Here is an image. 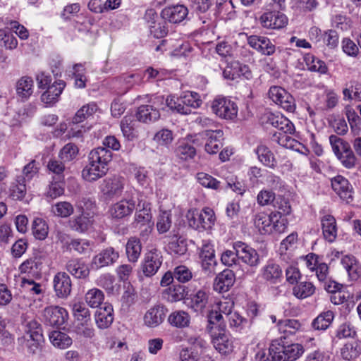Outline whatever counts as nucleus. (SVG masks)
Returning a JSON list of instances; mask_svg holds the SVG:
<instances>
[{
  "mask_svg": "<svg viewBox=\"0 0 361 361\" xmlns=\"http://www.w3.org/2000/svg\"><path fill=\"white\" fill-rule=\"evenodd\" d=\"M329 142L336 157L347 149V147H350L347 142L335 135L329 136Z\"/></svg>",
  "mask_w": 361,
  "mask_h": 361,
  "instance_id": "obj_60",
  "label": "nucleus"
},
{
  "mask_svg": "<svg viewBox=\"0 0 361 361\" xmlns=\"http://www.w3.org/2000/svg\"><path fill=\"white\" fill-rule=\"evenodd\" d=\"M52 213L59 217L66 218L73 214V206L68 202L63 201L55 204L51 209Z\"/></svg>",
  "mask_w": 361,
  "mask_h": 361,
  "instance_id": "obj_52",
  "label": "nucleus"
},
{
  "mask_svg": "<svg viewBox=\"0 0 361 361\" xmlns=\"http://www.w3.org/2000/svg\"><path fill=\"white\" fill-rule=\"evenodd\" d=\"M119 257L118 252L109 247L102 250L92 259V265L96 269L109 266L115 263Z\"/></svg>",
  "mask_w": 361,
  "mask_h": 361,
  "instance_id": "obj_17",
  "label": "nucleus"
},
{
  "mask_svg": "<svg viewBox=\"0 0 361 361\" xmlns=\"http://www.w3.org/2000/svg\"><path fill=\"white\" fill-rule=\"evenodd\" d=\"M276 214L271 213L267 214L264 212L257 214L255 218V225L261 233H271V225L273 219L276 220Z\"/></svg>",
  "mask_w": 361,
  "mask_h": 361,
  "instance_id": "obj_37",
  "label": "nucleus"
},
{
  "mask_svg": "<svg viewBox=\"0 0 361 361\" xmlns=\"http://www.w3.org/2000/svg\"><path fill=\"white\" fill-rule=\"evenodd\" d=\"M135 205L133 198H124L113 204L109 208V213L112 219H122L133 212Z\"/></svg>",
  "mask_w": 361,
  "mask_h": 361,
  "instance_id": "obj_12",
  "label": "nucleus"
},
{
  "mask_svg": "<svg viewBox=\"0 0 361 361\" xmlns=\"http://www.w3.org/2000/svg\"><path fill=\"white\" fill-rule=\"evenodd\" d=\"M164 102L163 97H155L152 100V104L141 105L136 112L137 121L147 123L154 122L160 118L159 111V105Z\"/></svg>",
  "mask_w": 361,
  "mask_h": 361,
  "instance_id": "obj_4",
  "label": "nucleus"
},
{
  "mask_svg": "<svg viewBox=\"0 0 361 361\" xmlns=\"http://www.w3.org/2000/svg\"><path fill=\"white\" fill-rule=\"evenodd\" d=\"M341 263L352 280H357L360 277L361 268L355 257L345 255L342 257Z\"/></svg>",
  "mask_w": 361,
  "mask_h": 361,
  "instance_id": "obj_35",
  "label": "nucleus"
},
{
  "mask_svg": "<svg viewBox=\"0 0 361 361\" xmlns=\"http://www.w3.org/2000/svg\"><path fill=\"white\" fill-rule=\"evenodd\" d=\"M64 192L63 185L61 183V180H57L51 183L46 192V195L51 199H55L61 195H62Z\"/></svg>",
  "mask_w": 361,
  "mask_h": 361,
  "instance_id": "obj_64",
  "label": "nucleus"
},
{
  "mask_svg": "<svg viewBox=\"0 0 361 361\" xmlns=\"http://www.w3.org/2000/svg\"><path fill=\"white\" fill-rule=\"evenodd\" d=\"M64 87L65 83L63 81L55 82L52 85L49 86L47 90L42 94V101L46 104L55 102L61 94Z\"/></svg>",
  "mask_w": 361,
  "mask_h": 361,
  "instance_id": "obj_36",
  "label": "nucleus"
},
{
  "mask_svg": "<svg viewBox=\"0 0 361 361\" xmlns=\"http://www.w3.org/2000/svg\"><path fill=\"white\" fill-rule=\"evenodd\" d=\"M163 262V257L160 250L157 248L150 249L145 255L141 267L144 275L151 277L156 274Z\"/></svg>",
  "mask_w": 361,
  "mask_h": 361,
  "instance_id": "obj_6",
  "label": "nucleus"
},
{
  "mask_svg": "<svg viewBox=\"0 0 361 361\" xmlns=\"http://www.w3.org/2000/svg\"><path fill=\"white\" fill-rule=\"evenodd\" d=\"M0 46L7 49H14L18 46V40L4 29H0Z\"/></svg>",
  "mask_w": 361,
  "mask_h": 361,
  "instance_id": "obj_59",
  "label": "nucleus"
},
{
  "mask_svg": "<svg viewBox=\"0 0 361 361\" xmlns=\"http://www.w3.org/2000/svg\"><path fill=\"white\" fill-rule=\"evenodd\" d=\"M151 204L145 200H139L134 216L135 227L142 229V234H147L152 230L154 223L152 221Z\"/></svg>",
  "mask_w": 361,
  "mask_h": 361,
  "instance_id": "obj_3",
  "label": "nucleus"
},
{
  "mask_svg": "<svg viewBox=\"0 0 361 361\" xmlns=\"http://www.w3.org/2000/svg\"><path fill=\"white\" fill-rule=\"evenodd\" d=\"M112 312L111 305L107 304L97 311L95 320L99 328L106 329L111 324L114 319Z\"/></svg>",
  "mask_w": 361,
  "mask_h": 361,
  "instance_id": "obj_31",
  "label": "nucleus"
},
{
  "mask_svg": "<svg viewBox=\"0 0 361 361\" xmlns=\"http://www.w3.org/2000/svg\"><path fill=\"white\" fill-rule=\"evenodd\" d=\"M180 102L185 104V113L190 114L192 109H196L199 108L202 102L200 96L195 92H184L180 95Z\"/></svg>",
  "mask_w": 361,
  "mask_h": 361,
  "instance_id": "obj_38",
  "label": "nucleus"
},
{
  "mask_svg": "<svg viewBox=\"0 0 361 361\" xmlns=\"http://www.w3.org/2000/svg\"><path fill=\"white\" fill-rule=\"evenodd\" d=\"M259 22L262 27L269 29H281L288 23L286 16L279 11H267L259 18Z\"/></svg>",
  "mask_w": 361,
  "mask_h": 361,
  "instance_id": "obj_14",
  "label": "nucleus"
},
{
  "mask_svg": "<svg viewBox=\"0 0 361 361\" xmlns=\"http://www.w3.org/2000/svg\"><path fill=\"white\" fill-rule=\"evenodd\" d=\"M247 42L252 48L265 56H271L276 51L275 45L267 37L250 35Z\"/></svg>",
  "mask_w": 361,
  "mask_h": 361,
  "instance_id": "obj_16",
  "label": "nucleus"
},
{
  "mask_svg": "<svg viewBox=\"0 0 361 361\" xmlns=\"http://www.w3.org/2000/svg\"><path fill=\"white\" fill-rule=\"evenodd\" d=\"M43 264V255L36 252L29 259L24 261L19 267L20 274L28 276L38 277L41 274Z\"/></svg>",
  "mask_w": 361,
  "mask_h": 361,
  "instance_id": "obj_11",
  "label": "nucleus"
},
{
  "mask_svg": "<svg viewBox=\"0 0 361 361\" xmlns=\"http://www.w3.org/2000/svg\"><path fill=\"white\" fill-rule=\"evenodd\" d=\"M54 289L57 297L67 298L71 292V281L65 272L57 273L53 280Z\"/></svg>",
  "mask_w": 361,
  "mask_h": 361,
  "instance_id": "obj_20",
  "label": "nucleus"
},
{
  "mask_svg": "<svg viewBox=\"0 0 361 361\" xmlns=\"http://www.w3.org/2000/svg\"><path fill=\"white\" fill-rule=\"evenodd\" d=\"M200 257L202 260V269L207 274H214L217 262L215 258L214 249L209 242L203 241Z\"/></svg>",
  "mask_w": 361,
  "mask_h": 361,
  "instance_id": "obj_13",
  "label": "nucleus"
},
{
  "mask_svg": "<svg viewBox=\"0 0 361 361\" xmlns=\"http://www.w3.org/2000/svg\"><path fill=\"white\" fill-rule=\"evenodd\" d=\"M167 238L171 252L178 255H183L186 252L187 243L185 239L180 235L178 229H173Z\"/></svg>",
  "mask_w": 361,
  "mask_h": 361,
  "instance_id": "obj_22",
  "label": "nucleus"
},
{
  "mask_svg": "<svg viewBox=\"0 0 361 361\" xmlns=\"http://www.w3.org/2000/svg\"><path fill=\"white\" fill-rule=\"evenodd\" d=\"M267 122L273 127L277 128L276 132L293 134L295 126L293 123L286 117L281 114L269 113L267 114Z\"/></svg>",
  "mask_w": 361,
  "mask_h": 361,
  "instance_id": "obj_21",
  "label": "nucleus"
},
{
  "mask_svg": "<svg viewBox=\"0 0 361 361\" xmlns=\"http://www.w3.org/2000/svg\"><path fill=\"white\" fill-rule=\"evenodd\" d=\"M234 274L231 270H224L214 279V289L219 293L227 292L234 284Z\"/></svg>",
  "mask_w": 361,
  "mask_h": 361,
  "instance_id": "obj_27",
  "label": "nucleus"
},
{
  "mask_svg": "<svg viewBox=\"0 0 361 361\" xmlns=\"http://www.w3.org/2000/svg\"><path fill=\"white\" fill-rule=\"evenodd\" d=\"M97 105L94 102L89 103L86 105L82 106L75 113L74 117L73 118V123H80L81 122H83L85 120L92 117L93 114L97 112Z\"/></svg>",
  "mask_w": 361,
  "mask_h": 361,
  "instance_id": "obj_44",
  "label": "nucleus"
},
{
  "mask_svg": "<svg viewBox=\"0 0 361 361\" xmlns=\"http://www.w3.org/2000/svg\"><path fill=\"white\" fill-rule=\"evenodd\" d=\"M262 279L272 284L281 281L283 276V271L280 266L274 262H268L261 269Z\"/></svg>",
  "mask_w": 361,
  "mask_h": 361,
  "instance_id": "obj_24",
  "label": "nucleus"
},
{
  "mask_svg": "<svg viewBox=\"0 0 361 361\" xmlns=\"http://www.w3.org/2000/svg\"><path fill=\"white\" fill-rule=\"evenodd\" d=\"M315 287L310 281L297 283L293 288V295L298 299H305L314 293Z\"/></svg>",
  "mask_w": 361,
  "mask_h": 361,
  "instance_id": "obj_39",
  "label": "nucleus"
},
{
  "mask_svg": "<svg viewBox=\"0 0 361 361\" xmlns=\"http://www.w3.org/2000/svg\"><path fill=\"white\" fill-rule=\"evenodd\" d=\"M93 222V216L82 209L80 214L74 216L68 221V226L73 231L84 233L92 226Z\"/></svg>",
  "mask_w": 361,
  "mask_h": 361,
  "instance_id": "obj_18",
  "label": "nucleus"
},
{
  "mask_svg": "<svg viewBox=\"0 0 361 361\" xmlns=\"http://www.w3.org/2000/svg\"><path fill=\"white\" fill-rule=\"evenodd\" d=\"M32 233L35 238L44 240L48 235L49 227L46 221L41 218H36L32 226Z\"/></svg>",
  "mask_w": 361,
  "mask_h": 361,
  "instance_id": "obj_50",
  "label": "nucleus"
},
{
  "mask_svg": "<svg viewBox=\"0 0 361 361\" xmlns=\"http://www.w3.org/2000/svg\"><path fill=\"white\" fill-rule=\"evenodd\" d=\"M332 25L341 31H348L351 27V20L345 16L337 14L332 18Z\"/></svg>",
  "mask_w": 361,
  "mask_h": 361,
  "instance_id": "obj_63",
  "label": "nucleus"
},
{
  "mask_svg": "<svg viewBox=\"0 0 361 361\" xmlns=\"http://www.w3.org/2000/svg\"><path fill=\"white\" fill-rule=\"evenodd\" d=\"M334 318L332 311L328 310L319 314L312 322V326L315 330H326Z\"/></svg>",
  "mask_w": 361,
  "mask_h": 361,
  "instance_id": "obj_43",
  "label": "nucleus"
},
{
  "mask_svg": "<svg viewBox=\"0 0 361 361\" xmlns=\"http://www.w3.org/2000/svg\"><path fill=\"white\" fill-rule=\"evenodd\" d=\"M33 80L23 76L16 82V94L22 100L27 99L33 92Z\"/></svg>",
  "mask_w": 361,
  "mask_h": 361,
  "instance_id": "obj_34",
  "label": "nucleus"
},
{
  "mask_svg": "<svg viewBox=\"0 0 361 361\" xmlns=\"http://www.w3.org/2000/svg\"><path fill=\"white\" fill-rule=\"evenodd\" d=\"M291 135L286 133L275 132L271 137V140L282 147L292 149L297 144V141L290 136Z\"/></svg>",
  "mask_w": 361,
  "mask_h": 361,
  "instance_id": "obj_53",
  "label": "nucleus"
},
{
  "mask_svg": "<svg viewBox=\"0 0 361 361\" xmlns=\"http://www.w3.org/2000/svg\"><path fill=\"white\" fill-rule=\"evenodd\" d=\"M186 294L187 291L184 286L172 285L162 292V298L169 302H176L184 299Z\"/></svg>",
  "mask_w": 361,
  "mask_h": 361,
  "instance_id": "obj_29",
  "label": "nucleus"
},
{
  "mask_svg": "<svg viewBox=\"0 0 361 361\" xmlns=\"http://www.w3.org/2000/svg\"><path fill=\"white\" fill-rule=\"evenodd\" d=\"M78 152V149L76 145L72 143L66 145L59 153L60 159L64 161H70L73 159Z\"/></svg>",
  "mask_w": 361,
  "mask_h": 361,
  "instance_id": "obj_61",
  "label": "nucleus"
},
{
  "mask_svg": "<svg viewBox=\"0 0 361 361\" xmlns=\"http://www.w3.org/2000/svg\"><path fill=\"white\" fill-rule=\"evenodd\" d=\"M233 250H237L238 260L250 267H257L259 264V256L257 251L247 244L238 241L233 243Z\"/></svg>",
  "mask_w": 361,
  "mask_h": 361,
  "instance_id": "obj_9",
  "label": "nucleus"
},
{
  "mask_svg": "<svg viewBox=\"0 0 361 361\" xmlns=\"http://www.w3.org/2000/svg\"><path fill=\"white\" fill-rule=\"evenodd\" d=\"M188 13V8L183 5L168 6L163 9L161 16L173 23L183 21Z\"/></svg>",
  "mask_w": 361,
  "mask_h": 361,
  "instance_id": "obj_23",
  "label": "nucleus"
},
{
  "mask_svg": "<svg viewBox=\"0 0 361 361\" xmlns=\"http://www.w3.org/2000/svg\"><path fill=\"white\" fill-rule=\"evenodd\" d=\"M99 284L106 290L108 294H118L119 286L115 283V279L111 274L102 276L99 278Z\"/></svg>",
  "mask_w": 361,
  "mask_h": 361,
  "instance_id": "obj_54",
  "label": "nucleus"
},
{
  "mask_svg": "<svg viewBox=\"0 0 361 361\" xmlns=\"http://www.w3.org/2000/svg\"><path fill=\"white\" fill-rule=\"evenodd\" d=\"M104 295L103 292L98 288L89 290L85 296L87 304L91 307H98L103 302Z\"/></svg>",
  "mask_w": 361,
  "mask_h": 361,
  "instance_id": "obj_51",
  "label": "nucleus"
},
{
  "mask_svg": "<svg viewBox=\"0 0 361 361\" xmlns=\"http://www.w3.org/2000/svg\"><path fill=\"white\" fill-rule=\"evenodd\" d=\"M277 326L279 331L286 335L295 334L301 328L300 322L293 319L279 320L277 323Z\"/></svg>",
  "mask_w": 361,
  "mask_h": 361,
  "instance_id": "obj_46",
  "label": "nucleus"
},
{
  "mask_svg": "<svg viewBox=\"0 0 361 361\" xmlns=\"http://www.w3.org/2000/svg\"><path fill=\"white\" fill-rule=\"evenodd\" d=\"M165 316L166 310L164 306L155 305L145 313L144 322L149 327H156L163 322Z\"/></svg>",
  "mask_w": 361,
  "mask_h": 361,
  "instance_id": "obj_25",
  "label": "nucleus"
},
{
  "mask_svg": "<svg viewBox=\"0 0 361 361\" xmlns=\"http://www.w3.org/2000/svg\"><path fill=\"white\" fill-rule=\"evenodd\" d=\"M25 178L18 176L10 188V196L16 200H21L26 195Z\"/></svg>",
  "mask_w": 361,
  "mask_h": 361,
  "instance_id": "obj_42",
  "label": "nucleus"
},
{
  "mask_svg": "<svg viewBox=\"0 0 361 361\" xmlns=\"http://www.w3.org/2000/svg\"><path fill=\"white\" fill-rule=\"evenodd\" d=\"M269 97L274 103L288 112H293L295 109L294 98L281 87H271L269 90Z\"/></svg>",
  "mask_w": 361,
  "mask_h": 361,
  "instance_id": "obj_7",
  "label": "nucleus"
},
{
  "mask_svg": "<svg viewBox=\"0 0 361 361\" xmlns=\"http://www.w3.org/2000/svg\"><path fill=\"white\" fill-rule=\"evenodd\" d=\"M125 182L124 178L114 176L104 179L100 185V189L106 198L118 197L122 195Z\"/></svg>",
  "mask_w": 361,
  "mask_h": 361,
  "instance_id": "obj_8",
  "label": "nucleus"
},
{
  "mask_svg": "<svg viewBox=\"0 0 361 361\" xmlns=\"http://www.w3.org/2000/svg\"><path fill=\"white\" fill-rule=\"evenodd\" d=\"M304 353V348L299 343L281 345L274 341L269 347V355L271 361H295Z\"/></svg>",
  "mask_w": 361,
  "mask_h": 361,
  "instance_id": "obj_2",
  "label": "nucleus"
},
{
  "mask_svg": "<svg viewBox=\"0 0 361 361\" xmlns=\"http://www.w3.org/2000/svg\"><path fill=\"white\" fill-rule=\"evenodd\" d=\"M199 220L201 221L202 230H209L214 225L216 217L214 212L209 207H205L199 212Z\"/></svg>",
  "mask_w": 361,
  "mask_h": 361,
  "instance_id": "obj_48",
  "label": "nucleus"
},
{
  "mask_svg": "<svg viewBox=\"0 0 361 361\" xmlns=\"http://www.w3.org/2000/svg\"><path fill=\"white\" fill-rule=\"evenodd\" d=\"M73 311L78 322L88 323L90 320V311L83 303H75L73 307Z\"/></svg>",
  "mask_w": 361,
  "mask_h": 361,
  "instance_id": "obj_58",
  "label": "nucleus"
},
{
  "mask_svg": "<svg viewBox=\"0 0 361 361\" xmlns=\"http://www.w3.org/2000/svg\"><path fill=\"white\" fill-rule=\"evenodd\" d=\"M213 344L216 350L221 354H228L233 351V341L229 334L219 333L213 338Z\"/></svg>",
  "mask_w": 361,
  "mask_h": 361,
  "instance_id": "obj_30",
  "label": "nucleus"
},
{
  "mask_svg": "<svg viewBox=\"0 0 361 361\" xmlns=\"http://www.w3.org/2000/svg\"><path fill=\"white\" fill-rule=\"evenodd\" d=\"M343 166L347 169H352L355 166L357 158L350 147L337 156Z\"/></svg>",
  "mask_w": 361,
  "mask_h": 361,
  "instance_id": "obj_57",
  "label": "nucleus"
},
{
  "mask_svg": "<svg viewBox=\"0 0 361 361\" xmlns=\"http://www.w3.org/2000/svg\"><path fill=\"white\" fill-rule=\"evenodd\" d=\"M49 340L52 345L59 349H65L72 344L71 338L66 334L59 331H53L49 334Z\"/></svg>",
  "mask_w": 361,
  "mask_h": 361,
  "instance_id": "obj_40",
  "label": "nucleus"
},
{
  "mask_svg": "<svg viewBox=\"0 0 361 361\" xmlns=\"http://www.w3.org/2000/svg\"><path fill=\"white\" fill-rule=\"evenodd\" d=\"M345 114L352 132L356 135L359 134L361 131V118L357 115L356 111L350 106H347L345 108Z\"/></svg>",
  "mask_w": 361,
  "mask_h": 361,
  "instance_id": "obj_47",
  "label": "nucleus"
},
{
  "mask_svg": "<svg viewBox=\"0 0 361 361\" xmlns=\"http://www.w3.org/2000/svg\"><path fill=\"white\" fill-rule=\"evenodd\" d=\"M112 159L111 152L106 147H99L89 154V164L82 171V178L92 182L104 176L107 171V165Z\"/></svg>",
  "mask_w": 361,
  "mask_h": 361,
  "instance_id": "obj_1",
  "label": "nucleus"
},
{
  "mask_svg": "<svg viewBox=\"0 0 361 361\" xmlns=\"http://www.w3.org/2000/svg\"><path fill=\"white\" fill-rule=\"evenodd\" d=\"M128 259L131 262H136L140 255L142 245L138 238H130L126 245Z\"/></svg>",
  "mask_w": 361,
  "mask_h": 361,
  "instance_id": "obj_41",
  "label": "nucleus"
},
{
  "mask_svg": "<svg viewBox=\"0 0 361 361\" xmlns=\"http://www.w3.org/2000/svg\"><path fill=\"white\" fill-rule=\"evenodd\" d=\"M333 190L341 199L349 202L353 200V188L348 180L342 176H337L331 180Z\"/></svg>",
  "mask_w": 361,
  "mask_h": 361,
  "instance_id": "obj_19",
  "label": "nucleus"
},
{
  "mask_svg": "<svg viewBox=\"0 0 361 361\" xmlns=\"http://www.w3.org/2000/svg\"><path fill=\"white\" fill-rule=\"evenodd\" d=\"M202 135L206 138L205 151L210 154L219 152L223 147L224 133L221 130H205Z\"/></svg>",
  "mask_w": 361,
  "mask_h": 361,
  "instance_id": "obj_15",
  "label": "nucleus"
},
{
  "mask_svg": "<svg viewBox=\"0 0 361 361\" xmlns=\"http://www.w3.org/2000/svg\"><path fill=\"white\" fill-rule=\"evenodd\" d=\"M259 160L265 166L274 168L276 166V160L272 152L264 145H259L255 150Z\"/></svg>",
  "mask_w": 361,
  "mask_h": 361,
  "instance_id": "obj_49",
  "label": "nucleus"
},
{
  "mask_svg": "<svg viewBox=\"0 0 361 361\" xmlns=\"http://www.w3.org/2000/svg\"><path fill=\"white\" fill-rule=\"evenodd\" d=\"M121 129L123 135L129 140L137 137V120L133 115H127L121 121Z\"/></svg>",
  "mask_w": 361,
  "mask_h": 361,
  "instance_id": "obj_32",
  "label": "nucleus"
},
{
  "mask_svg": "<svg viewBox=\"0 0 361 361\" xmlns=\"http://www.w3.org/2000/svg\"><path fill=\"white\" fill-rule=\"evenodd\" d=\"M212 111L219 117L224 119H233L238 114L235 103L226 97H217L212 104Z\"/></svg>",
  "mask_w": 361,
  "mask_h": 361,
  "instance_id": "obj_5",
  "label": "nucleus"
},
{
  "mask_svg": "<svg viewBox=\"0 0 361 361\" xmlns=\"http://www.w3.org/2000/svg\"><path fill=\"white\" fill-rule=\"evenodd\" d=\"M168 321L173 326L184 328L189 326L190 316L185 311H176L169 316Z\"/></svg>",
  "mask_w": 361,
  "mask_h": 361,
  "instance_id": "obj_45",
  "label": "nucleus"
},
{
  "mask_svg": "<svg viewBox=\"0 0 361 361\" xmlns=\"http://www.w3.org/2000/svg\"><path fill=\"white\" fill-rule=\"evenodd\" d=\"M43 318L46 324L51 326H61L68 318L66 309L59 306H49L43 310Z\"/></svg>",
  "mask_w": 361,
  "mask_h": 361,
  "instance_id": "obj_10",
  "label": "nucleus"
},
{
  "mask_svg": "<svg viewBox=\"0 0 361 361\" xmlns=\"http://www.w3.org/2000/svg\"><path fill=\"white\" fill-rule=\"evenodd\" d=\"M322 232L324 238L330 243L335 240L337 235L336 222L331 215H325L322 219Z\"/></svg>",
  "mask_w": 361,
  "mask_h": 361,
  "instance_id": "obj_28",
  "label": "nucleus"
},
{
  "mask_svg": "<svg viewBox=\"0 0 361 361\" xmlns=\"http://www.w3.org/2000/svg\"><path fill=\"white\" fill-rule=\"evenodd\" d=\"M228 324L231 328L235 331H241L247 324V319L243 317L239 313L234 312L228 317Z\"/></svg>",
  "mask_w": 361,
  "mask_h": 361,
  "instance_id": "obj_62",
  "label": "nucleus"
},
{
  "mask_svg": "<svg viewBox=\"0 0 361 361\" xmlns=\"http://www.w3.org/2000/svg\"><path fill=\"white\" fill-rule=\"evenodd\" d=\"M209 293L200 289L190 295V307L195 312L203 314L209 307Z\"/></svg>",
  "mask_w": 361,
  "mask_h": 361,
  "instance_id": "obj_26",
  "label": "nucleus"
},
{
  "mask_svg": "<svg viewBox=\"0 0 361 361\" xmlns=\"http://www.w3.org/2000/svg\"><path fill=\"white\" fill-rule=\"evenodd\" d=\"M66 269L78 279H85L90 274L87 265L77 259L69 260L66 264Z\"/></svg>",
  "mask_w": 361,
  "mask_h": 361,
  "instance_id": "obj_33",
  "label": "nucleus"
},
{
  "mask_svg": "<svg viewBox=\"0 0 361 361\" xmlns=\"http://www.w3.org/2000/svg\"><path fill=\"white\" fill-rule=\"evenodd\" d=\"M24 337H36V340L39 339L42 336V330L40 324L35 320L28 321L25 324Z\"/></svg>",
  "mask_w": 361,
  "mask_h": 361,
  "instance_id": "obj_56",
  "label": "nucleus"
},
{
  "mask_svg": "<svg viewBox=\"0 0 361 361\" xmlns=\"http://www.w3.org/2000/svg\"><path fill=\"white\" fill-rule=\"evenodd\" d=\"M171 214L170 212H162L158 217L157 222V228L159 233H165L169 231L171 227Z\"/></svg>",
  "mask_w": 361,
  "mask_h": 361,
  "instance_id": "obj_55",
  "label": "nucleus"
}]
</instances>
